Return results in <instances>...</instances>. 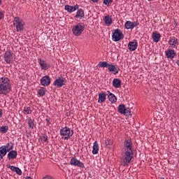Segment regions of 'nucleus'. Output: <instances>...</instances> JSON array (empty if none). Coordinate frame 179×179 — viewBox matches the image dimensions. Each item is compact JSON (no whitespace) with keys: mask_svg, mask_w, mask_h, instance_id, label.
Masks as SVG:
<instances>
[{"mask_svg":"<svg viewBox=\"0 0 179 179\" xmlns=\"http://www.w3.org/2000/svg\"><path fill=\"white\" fill-rule=\"evenodd\" d=\"M165 54L167 58L173 59L176 57V52L173 50H169L165 52Z\"/></svg>","mask_w":179,"mask_h":179,"instance_id":"nucleus-20","label":"nucleus"},{"mask_svg":"<svg viewBox=\"0 0 179 179\" xmlns=\"http://www.w3.org/2000/svg\"><path fill=\"white\" fill-rule=\"evenodd\" d=\"M99 1L100 0H92V1L94 2V3H96L97 2H99Z\"/></svg>","mask_w":179,"mask_h":179,"instance_id":"nucleus-38","label":"nucleus"},{"mask_svg":"<svg viewBox=\"0 0 179 179\" xmlns=\"http://www.w3.org/2000/svg\"><path fill=\"white\" fill-rule=\"evenodd\" d=\"M160 37H162V36H160V34L153 32L152 38L155 43H159V41H160Z\"/></svg>","mask_w":179,"mask_h":179,"instance_id":"nucleus-23","label":"nucleus"},{"mask_svg":"<svg viewBox=\"0 0 179 179\" xmlns=\"http://www.w3.org/2000/svg\"><path fill=\"white\" fill-rule=\"evenodd\" d=\"M24 114H31V109L30 107L24 108Z\"/></svg>","mask_w":179,"mask_h":179,"instance_id":"nucleus-31","label":"nucleus"},{"mask_svg":"<svg viewBox=\"0 0 179 179\" xmlns=\"http://www.w3.org/2000/svg\"><path fill=\"white\" fill-rule=\"evenodd\" d=\"M106 96H108V99L111 103L117 102V97H115V95H114V94L110 92V91L106 92Z\"/></svg>","mask_w":179,"mask_h":179,"instance_id":"nucleus-15","label":"nucleus"},{"mask_svg":"<svg viewBox=\"0 0 179 179\" xmlns=\"http://www.w3.org/2000/svg\"><path fill=\"white\" fill-rule=\"evenodd\" d=\"M106 96H107V92L99 94L98 103H104V101H106Z\"/></svg>","mask_w":179,"mask_h":179,"instance_id":"nucleus-18","label":"nucleus"},{"mask_svg":"<svg viewBox=\"0 0 179 179\" xmlns=\"http://www.w3.org/2000/svg\"><path fill=\"white\" fill-rule=\"evenodd\" d=\"M4 61L7 64H11V62L13 61V56H12V52L10 51H7L4 54Z\"/></svg>","mask_w":179,"mask_h":179,"instance_id":"nucleus-11","label":"nucleus"},{"mask_svg":"<svg viewBox=\"0 0 179 179\" xmlns=\"http://www.w3.org/2000/svg\"><path fill=\"white\" fill-rule=\"evenodd\" d=\"M25 179H31L30 177H27Z\"/></svg>","mask_w":179,"mask_h":179,"instance_id":"nucleus-40","label":"nucleus"},{"mask_svg":"<svg viewBox=\"0 0 179 179\" xmlns=\"http://www.w3.org/2000/svg\"><path fill=\"white\" fill-rule=\"evenodd\" d=\"M126 29H134V27H136L137 26H139V22L138 21L136 22H131V21H127L124 24Z\"/></svg>","mask_w":179,"mask_h":179,"instance_id":"nucleus-12","label":"nucleus"},{"mask_svg":"<svg viewBox=\"0 0 179 179\" xmlns=\"http://www.w3.org/2000/svg\"><path fill=\"white\" fill-rule=\"evenodd\" d=\"M8 126H2L0 128V132H2V134H6L8 132Z\"/></svg>","mask_w":179,"mask_h":179,"instance_id":"nucleus-29","label":"nucleus"},{"mask_svg":"<svg viewBox=\"0 0 179 179\" xmlns=\"http://www.w3.org/2000/svg\"><path fill=\"white\" fill-rule=\"evenodd\" d=\"M65 83H66V80L59 77L54 81L53 85L56 87H62V86H65Z\"/></svg>","mask_w":179,"mask_h":179,"instance_id":"nucleus-8","label":"nucleus"},{"mask_svg":"<svg viewBox=\"0 0 179 179\" xmlns=\"http://www.w3.org/2000/svg\"><path fill=\"white\" fill-rule=\"evenodd\" d=\"M60 135L63 139H69L73 135V131L69 127H64L60 129Z\"/></svg>","mask_w":179,"mask_h":179,"instance_id":"nucleus-5","label":"nucleus"},{"mask_svg":"<svg viewBox=\"0 0 179 179\" xmlns=\"http://www.w3.org/2000/svg\"><path fill=\"white\" fill-rule=\"evenodd\" d=\"M2 117V110L0 109V117Z\"/></svg>","mask_w":179,"mask_h":179,"instance_id":"nucleus-39","label":"nucleus"},{"mask_svg":"<svg viewBox=\"0 0 179 179\" xmlns=\"http://www.w3.org/2000/svg\"><path fill=\"white\" fill-rule=\"evenodd\" d=\"M13 26L15 27L17 31L22 33L24 30V21L19 18V17H15L13 20Z\"/></svg>","mask_w":179,"mask_h":179,"instance_id":"nucleus-3","label":"nucleus"},{"mask_svg":"<svg viewBox=\"0 0 179 179\" xmlns=\"http://www.w3.org/2000/svg\"><path fill=\"white\" fill-rule=\"evenodd\" d=\"M38 94L39 96H44L45 94V89L42 88L38 90Z\"/></svg>","mask_w":179,"mask_h":179,"instance_id":"nucleus-32","label":"nucleus"},{"mask_svg":"<svg viewBox=\"0 0 179 179\" xmlns=\"http://www.w3.org/2000/svg\"><path fill=\"white\" fill-rule=\"evenodd\" d=\"M109 64L107 62H99L98 66L99 68H108Z\"/></svg>","mask_w":179,"mask_h":179,"instance_id":"nucleus-28","label":"nucleus"},{"mask_svg":"<svg viewBox=\"0 0 179 179\" xmlns=\"http://www.w3.org/2000/svg\"><path fill=\"white\" fill-rule=\"evenodd\" d=\"M108 69L109 72H113L114 75H117L120 71V69L117 68L115 65L109 64Z\"/></svg>","mask_w":179,"mask_h":179,"instance_id":"nucleus-17","label":"nucleus"},{"mask_svg":"<svg viewBox=\"0 0 179 179\" xmlns=\"http://www.w3.org/2000/svg\"><path fill=\"white\" fill-rule=\"evenodd\" d=\"M65 10H67V12H69L70 13H71V12H75V10H78V9H79V6L76 5V6H69V5H66L64 7Z\"/></svg>","mask_w":179,"mask_h":179,"instance_id":"nucleus-14","label":"nucleus"},{"mask_svg":"<svg viewBox=\"0 0 179 179\" xmlns=\"http://www.w3.org/2000/svg\"><path fill=\"white\" fill-rule=\"evenodd\" d=\"M4 148V150H6V151L8 152L10 150H12V149H13V143H7L4 147H3Z\"/></svg>","mask_w":179,"mask_h":179,"instance_id":"nucleus-26","label":"nucleus"},{"mask_svg":"<svg viewBox=\"0 0 179 179\" xmlns=\"http://www.w3.org/2000/svg\"><path fill=\"white\" fill-rule=\"evenodd\" d=\"M117 111L120 114H123L124 115H131V109L129 108H125V105L120 104L117 108Z\"/></svg>","mask_w":179,"mask_h":179,"instance_id":"nucleus-6","label":"nucleus"},{"mask_svg":"<svg viewBox=\"0 0 179 179\" xmlns=\"http://www.w3.org/2000/svg\"><path fill=\"white\" fill-rule=\"evenodd\" d=\"M128 48L130 51H135L138 48V43L136 41L129 42L128 44Z\"/></svg>","mask_w":179,"mask_h":179,"instance_id":"nucleus-16","label":"nucleus"},{"mask_svg":"<svg viewBox=\"0 0 179 179\" xmlns=\"http://www.w3.org/2000/svg\"><path fill=\"white\" fill-rule=\"evenodd\" d=\"M83 16H85V12H83V10L80 9L77 11L76 17H77L78 19H81V17H83Z\"/></svg>","mask_w":179,"mask_h":179,"instance_id":"nucleus-27","label":"nucleus"},{"mask_svg":"<svg viewBox=\"0 0 179 179\" xmlns=\"http://www.w3.org/2000/svg\"><path fill=\"white\" fill-rule=\"evenodd\" d=\"M39 64L41 66V69H44L45 71H46V69H48V68H50V66L47 64V62H45V61L44 60L40 59Z\"/></svg>","mask_w":179,"mask_h":179,"instance_id":"nucleus-21","label":"nucleus"},{"mask_svg":"<svg viewBox=\"0 0 179 179\" xmlns=\"http://www.w3.org/2000/svg\"><path fill=\"white\" fill-rule=\"evenodd\" d=\"M99 143L97 141H95L92 146V155H97V153H99Z\"/></svg>","mask_w":179,"mask_h":179,"instance_id":"nucleus-22","label":"nucleus"},{"mask_svg":"<svg viewBox=\"0 0 179 179\" xmlns=\"http://www.w3.org/2000/svg\"><path fill=\"white\" fill-rule=\"evenodd\" d=\"M1 2H2V1L0 0V4H1Z\"/></svg>","mask_w":179,"mask_h":179,"instance_id":"nucleus-42","label":"nucleus"},{"mask_svg":"<svg viewBox=\"0 0 179 179\" xmlns=\"http://www.w3.org/2000/svg\"><path fill=\"white\" fill-rule=\"evenodd\" d=\"M113 85L114 87L118 89V87H121V80L118 78H115L113 80Z\"/></svg>","mask_w":179,"mask_h":179,"instance_id":"nucleus-24","label":"nucleus"},{"mask_svg":"<svg viewBox=\"0 0 179 179\" xmlns=\"http://www.w3.org/2000/svg\"><path fill=\"white\" fill-rule=\"evenodd\" d=\"M17 157V152H16V150H12L8 154V160L16 159Z\"/></svg>","mask_w":179,"mask_h":179,"instance_id":"nucleus-19","label":"nucleus"},{"mask_svg":"<svg viewBox=\"0 0 179 179\" xmlns=\"http://www.w3.org/2000/svg\"><path fill=\"white\" fill-rule=\"evenodd\" d=\"M169 44L171 48H177L178 46V39L175 37L171 38L169 41Z\"/></svg>","mask_w":179,"mask_h":179,"instance_id":"nucleus-13","label":"nucleus"},{"mask_svg":"<svg viewBox=\"0 0 179 179\" xmlns=\"http://www.w3.org/2000/svg\"><path fill=\"white\" fill-rule=\"evenodd\" d=\"M160 179H164V178H161Z\"/></svg>","mask_w":179,"mask_h":179,"instance_id":"nucleus-43","label":"nucleus"},{"mask_svg":"<svg viewBox=\"0 0 179 179\" xmlns=\"http://www.w3.org/2000/svg\"><path fill=\"white\" fill-rule=\"evenodd\" d=\"M112 38L113 41H120V40H122V38H124V34L121 32V30L115 29L112 36Z\"/></svg>","mask_w":179,"mask_h":179,"instance_id":"nucleus-7","label":"nucleus"},{"mask_svg":"<svg viewBox=\"0 0 179 179\" xmlns=\"http://www.w3.org/2000/svg\"><path fill=\"white\" fill-rule=\"evenodd\" d=\"M8 169H10L12 170V171H15L17 167L16 166H10V165H8Z\"/></svg>","mask_w":179,"mask_h":179,"instance_id":"nucleus-35","label":"nucleus"},{"mask_svg":"<svg viewBox=\"0 0 179 179\" xmlns=\"http://www.w3.org/2000/svg\"><path fill=\"white\" fill-rule=\"evenodd\" d=\"M177 64H178V65L179 66V59L177 61Z\"/></svg>","mask_w":179,"mask_h":179,"instance_id":"nucleus-41","label":"nucleus"},{"mask_svg":"<svg viewBox=\"0 0 179 179\" xmlns=\"http://www.w3.org/2000/svg\"><path fill=\"white\" fill-rule=\"evenodd\" d=\"M4 13H4L3 11L0 10V20H1V19H3Z\"/></svg>","mask_w":179,"mask_h":179,"instance_id":"nucleus-36","label":"nucleus"},{"mask_svg":"<svg viewBox=\"0 0 179 179\" xmlns=\"http://www.w3.org/2000/svg\"><path fill=\"white\" fill-rule=\"evenodd\" d=\"M18 176H22V170L19 168H16L15 171H14Z\"/></svg>","mask_w":179,"mask_h":179,"instance_id":"nucleus-34","label":"nucleus"},{"mask_svg":"<svg viewBox=\"0 0 179 179\" xmlns=\"http://www.w3.org/2000/svg\"><path fill=\"white\" fill-rule=\"evenodd\" d=\"M84 31L85 25H83V24L78 23L72 27V31L74 36H79Z\"/></svg>","mask_w":179,"mask_h":179,"instance_id":"nucleus-4","label":"nucleus"},{"mask_svg":"<svg viewBox=\"0 0 179 179\" xmlns=\"http://www.w3.org/2000/svg\"><path fill=\"white\" fill-rule=\"evenodd\" d=\"M41 139L43 142H47V139L48 138H47V136H43Z\"/></svg>","mask_w":179,"mask_h":179,"instance_id":"nucleus-37","label":"nucleus"},{"mask_svg":"<svg viewBox=\"0 0 179 179\" xmlns=\"http://www.w3.org/2000/svg\"><path fill=\"white\" fill-rule=\"evenodd\" d=\"M103 21L106 23V24H108L109 26L113 23V19L110 15H106L104 17Z\"/></svg>","mask_w":179,"mask_h":179,"instance_id":"nucleus-25","label":"nucleus"},{"mask_svg":"<svg viewBox=\"0 0 179 179\" xmlns=\"http://www.w3.org/2000/svg\"><path fill=\"white\" fill-rule=\"evenodd\" d=\"M51 83V78L48 76H43L41 79V85L42 86H50V84Z\"/></svg>","mask_w":179,"mask_h":179,"instance_id":"nucleus-10","label":"nucleus"},{"mask_svg":"<svg viewBox=\"0 0 179 179\" xmlns=\"http://www.w3.org/2000/svg\"><path fill=\"white\" fill-rule=\"evenodd\" d=\"M148 1H153V0H148Z\"/></svg>","mask_w":179,"mask_h":179,"instance_id":"nucleus-44","label":"nucleus"},{"mask_svg":"<svg viewBox=\"0 0 179 179\" xmlns=\"http://www.w3.org/2000/svg\"><path fill=\"white\" fill-rule=\"evenodd\" d=\"M123 149L125 152L124 155L122 156L123 164L124 166H128L134 157V153L132 152V141H125Z\"/></svg>","mask_w":179,"mask_h":179,"instance_id":"nucleus-1","label":"nucleus"},{"mask_svg":"<svg viewBox=\"0 0 179 179\" xmlns=\"http://www.w3.org/2000/svg\"><path fill=\"white\" fill-rule=\"evenodd\" d=\"M28 124H29V128H31V129L34 128V121L31 118L29 119Z\"/></svg>","mask_w":179,"mask_h":179,"instance_id":"nucleus-30","label":"nucleus"},{"mask_svg":"<svg viewBox=\"0 0 179 179\" xmlns=\"http://www.w3.org/2000/svg\"><path fill=\"white\" fill-rule=\"evenodd\" d=\"M103 3L107 6H110V5L113 3V0H103Z\"/></svg>","mask_w":179,"mask_h":179,"instance_id":"nucleus-33","label":"nucleus"},{"mask_svg":"<svg viewBox=\"0 0 179 179\" xmlns=\"http://www.w3.org/2000/svg\"><path fill=\"white\" fill-rule=\"evenodd\" d=\"M10 90H12L10 80L8 77H1L0 78V94L6 96V94L10 93Z\"/></svg>","mask_w":179,"mask_h":179,"instance_id":"nucleus-2","label":"nucleus"},{"mask_svg":"<svg viewBox=\"0 0 179 179\" xmlns=\"http://www.w3.org/2000/svg\"><path fill=\"white\" fill-rule=\"evenodd\" d=\"M71 166H76L77 167H80L81 169H83L85 167V165L83 164V162L79 161V159L73 157L71 158L70 161Z\"/></svg>","mask_w":179,"mask_h":179,"instance_id":"nucleus-9","label":"nucleus"}]
</instances>
